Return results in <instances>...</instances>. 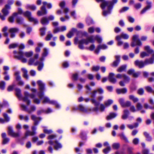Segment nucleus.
I'll return each instance as SVG.
<instances>
[{"instance_id":"obj_34","label":"nucleus","mask_w":154,"mask_h":154,"mask_svg":"<svg viewBox=\"0 0 154 154\" xmlns=\"http://www.w3.org/2000/svg\"><path fill=\"white\" fill-rule=\"evenodd\" d=\"M25 7L26 9H30L33 11H34L36 9V7L34 5L28 4Z\"/></svg>"},{"instance_id":"obj_55","label":"nucleus","mask_w":154,"mask_h":154,"mask_svg":"<svg viewBox=\"0 0 154 154\" xmlns=\"http://www.w3.org/2000/svg\"><path fill=\"white\" fill-rule=\"evenodd\" d=\"M125 82H128L130 80V78L126 75H125L123 78Z\"/></svg>"},{"instance_id":"obj_56","label":"nucleus","mask_w":154,"mask_h":154,"mask_svg":"<svg viewBox=\"0 0 154 154\" xmlns=\"http://www.w3.org/2000/svg\"><path fill=\"white\" fill-rule=\"evenodd\" d=\"M106 107L105 105H104L103 104H101L100 105V109L101 112H102L103 111Z\"/></svg>"},{"instance_id":"obj_5","label":"nucleus","mask_w":154,"mask_h":154,"mask_svg":"<svg viewBox=\"0 0 154 154\" xmlns=\"http://www.w3.org/2000/svg\"><path fill=\"white\" fill-rule=\"evenodd\" d=\"M13 53L15 57L20 60L22 62L24 63L26 62V60L23 57V56L24 55L27 57H29L33 54V52L32 51H30L24 53L21 51L18 52L14 51H13Z\"/></svg>"},{"instance_id":"obj_36","label":"nucleus","mask_w":154,"mask_h":154,"mask_svg":"<svg viewBox=\"0 0 154 154\" xmlns=\"http://www.w3.org/2000/svg\"><path fill=\"white\" fill-rule=\"evenodd\" d=\"M145 50L149 54H151L153 52V50L150 48L149 46H146L144 48Z\"/></svg>"},{"instance_id":"obj_49","label":"nucleus","mask_w":154,"mask_h":154,"mask_svg":"<svg viewBox=\"0 0 154 154\" xmlns=\"http://www.w3.org/2000/svg\"><path fill=\"white\" fill-rule=\"evenodd\" d=\"M138 124L137 123L134 124V125H128L127 126L130 129H132L134 128H136L138 126Z\"/></svg>"},{"instance_id":"obj_20","label":"nucleus","mask_w":154,"mask_h":154,"mask_svg":"<svg viewBox=\"0 0 154 154\" xmlns=\"http://www.w3.org/2000/svg\"><path fill=\"white\" fill-rule=\"evenodd\" d=\"M6 136L5 133H2V137L3 138L2 143L4 145L7 144L9 141V139L6 137Z\"/></svg>"},{"instance_id":"obj_28","label":"nucleus","mask_w":154,"mask_h":154,"mask_svg":"<svg viewBox=\"0 0 154 154\" xmlns=\"http://www.w3.org/2000/svg\"><path fill=\"white\" fill-rule=\"evenodd\" d=\"M129 98L133 101L134 103H136L138 101V99L133 95H131L129 96Z\"/></svg>"},{"instance_id":"obj_58","label":"nucleus","mask_w":154,"mask_h":154,"mask_svg":"<svg viewBox=\"0 0 154 154\" xmlns=\"http://www.w3.org/2000/svg\"><path fill=\"white\" fill-rule=\"evenodd\" d=\"M132 142L134 145H137L139 142V139L137 138H135L133 140Z\"/></svg>"},{"instance_id":"obj_10","label":"nucleus","mask_w":154,"mask_h":154,"mask_svg":"<svg viewBox=\"0 0 154 154\" xmlns=\"http://www.w3.org/2000/svg\"><path fill=\"white\" fill-rule=\"evenodd\" d=\"M23 15L27 17L29 20L31 22H33L35 24H37L38 23V20L31 17V12L28 11H27L23 13Z\"/></svg>"},{"instance_id":"obj_38","label":"nucleus","mask_w":154,"mask_h":154,"mask_svg":"<svg viewBox=\"0 0 154 154\" xmlns=\"http://www.w3.org/2000/svg\"><path fill=\"white\" fill-rule=\"evenodd\" d=\"M127 67L126 65H122L119 67L117 69L118 72H121L124 71L126 69Z\"/></svg>"},{"instance_id":"obj_27","label":"nucleus","mask_w":154,"mask_h":154,"mask_svg":"<svg viewBox=\"0 0 154 154\" xmlns=\"http://www.w3.org/2000/svg\"><path fill=\"white\" fill-rule=\"evenodd\" d=\"M147 5L146 7L143 9L141 12V14L144 13L147 10L149 9L151 7V2L149 1L146 2Z\"/></svg>"},{"instance_id":"obj_63","label":"nucleus","mask_w":154,"mask_h":154,"mask_svg":"<svg viewBox=\"0 0 154 154\" xmlns=\"http://www.w3.org/2000/svg\"><path fill=\"white\" fill-rule=\"evenodd\" d=\"M136 107L137 110H140L142 108V106L141 104L139 103H137L136 105Z\"/></svg>"},{"instance_id":"obj_30","label":"nucleus","mask_w":154,"mask_h":154,"mask_svg":"<svg viewBox=\"0 0 154 154\" xmlns=\"http://www.w3.org/2000/svg\"><path fill=\"white\" fill-rule=\"evenodd\" d=\"M116 91L118 94H119L121 93L125 94L127 92V90L126 88L122 89H117Z\"/></svg>"},{"instance_id":"obj_26","label":"nucleus","mask_w":154,"mask_h":154,"mask_svg":"<svg viewBox=\"0 0 154 154\" xmlns=\"http://www.w3.org/2000/svg\"><path fill=\"white\" fill-rule=\"evenodd\" d=\"M117 115L116 113L112 112L106 117V119L109 120L115 118Z\"/></svg>"},{"instance_id":"obj_39","label":"nucleus","mask_w":154,"mask_h":154,"mask_svg":"<svg viewBox=\"0 0 154 154\" xmlns=\"http://www.w3.org/2000/svg\"><path fill=\"white\" fill-rule=\"evenodd\" d=\"M129 38L128 35L125 33H122L120 37H119L118 36L116 38Z\"/></svg>"},{"instance_id":"obj_21","label":"nucleus","mask_w":154,"mask_h":154,"mask_svg":"<svg viewBox=\"0 0 154 154\" xmlns=\"http://www.w3.org/2000/svg\"><path fill=\"white\" fill-rule=\"evenodd\" d=\"M114 74L112 73H109L108 79L109 81L113 83H115L116 82V79L113 77L114 76Z\"/></svg>"},{"instance_id":"obj_51","label":"nucleus","mask_w":154,"mask_h":154,"mask_svg":"<svg viewBox=\"0 0 154 154\" xmlns=\"http://www.w3.org/2000/svg\"><path fill=\"white\" fill-rule=\"evenodd\" d=\"M145 89L148 92L150 93H153L154 94V91H153L152 88L151 87L148 86H146L145 87Z\"/></svg>"},{"instance_id":"obj_17","label":"nucleus","mask_w":154,"mask_h":154,"mask_svg":"<svg viewBox=\"0 0 154 154\" xmlns=\"http://www.w3.org/2000/svg\"><path fill=\"white\" fill-rule=\"evenodd\" d=\"M77 32V30L76 28H72L67 34V37L68 38H71L73 35L74 33Z\"/></svg>"},{"instance_id":"obj_18","label":"nucleus","mask_w":154,"mask_h":154,"mask_svg":"<svg viewBox=\"0 0 154 154\" xmlns=\"http://www.w3.org/2000/svg\"><path fill=\"white\" fill-rule=\"evenodd\" d=\"M19 31V29L17 28H12L10 29L9 30V32L10 33L11 37L14 38V37L15 33Z\"/></svg>"},{"instance_id":"obj_50","label":"nucleus","mask_w":154,"mask_h":154,"mask_svg":"<svg viewBox=\"0 0 154 154\" xmlns=\"http://www.w3.org/2000/svg\"><path fill=\"white\" fill-rule=\"evenodd\" d=\"M7 29L8 27L6 26H5L2 29V31L4 32V35L5 36H8V33L6 32Z\"/></svg>"},{"instance_id":"obj_64","label":"nucleus","mask_w":154,"mask_h":154,"mask_svg":"<svg viewBox=\"0 0 154 154\" xmlns=\"http://www.w3.org/2000/svg\"><path fill=\"white\" fill-rule=\"evenodd\" d=\"M100 69L99 66H94L92 68V70L93 71H98Z\"/></svg>"},{"instance_id":"obj_1","label":"nucleus","mask_w":154,"mask_h":154,"mask_svg":"<svg viewBox=\"0 0 154 154\" xmlns=\"http://www.w3.org/2000/svg\"><path fill=\"white\" fill-rule=\"evenodd\" d=\"M31 91L32 92V94H29L27 91H25L24 93V97H22L21 94V90L19 88L16 89V94L17 97L20 100H22L24 102H26L27 105L30 103V101L28 99V97L33 99V102L36 104H39L40 103V100L37 98H35V95L34 93L36 91V90L35 88L30 89Z\"/></svg>"},{"instance_id":"obj_48","label":"nucleus","mask_w":154,"mask_h":154,"mask_svg":"<svg viewBox=\"0 0 154 154\" xmlns=\"http://www.w3.org/2000/svg\"><path fill=\"white\" fill-rule=\"evenodd\" d=\"M5 83L4 81H1L0 83V88L3 90L4 89L5 87Z\"/></svg>"},{"instance_id":"obj_14","label":"nucleus","mask_w":154,"mask_h":154,"mask_svg":"<svg viewBox=\"0 0 154 154\" xmlns=\"http://www.w3.org/2000/svg\"><path fill=\"white\" fill-rule=\"evenodd\" d=\"M48 143L51 145H54V149L56 150H57L62 147L61 144L57 141H55L54 143H53V141L50 140L48 142Z\"/></svg>"},{"instance_id":"obj_37","label":"nucleus","mask_w":154,"mask_h":154,"mask_svg":"<svg viewBox=\"0 0 154 154\" xmlns=\"http://www.w3.org/2000/svg\"><path fill=\"white\" fill-rule=\"evenodd\" d=\"M42 128H43V131L45 134H49L52 133L53 132L51 130L47 129V127H46L42 126Z\"/></svg>"},{"instance_id":"obj_60","label":"nucleus","mask_w":154,"mask_h":154,"mask_svg":"<svg viewBox=\"0 0 154 154\" xmlns=\"http://www.w3.org/2000/svg\"><path fill=\"white\" fill-rule=\"evenodd\" d=\"M137 93L139 95H142L144 93L143 89L142 88H140L137 91Z\"/></svg>"},{"instance_id":"obj_13","label":"nucleus","mask_w":154,"mask_h":154,"mask_svg":"<svg viewBox=\"0 0 154 154\" xmlns=\"http://www.w3.org/2000/svg\"><path fill=\"white\" fill-rule=\"evenodd\" d=\"M104 93L103 89L101 88H97V89L93 91L91 94V97H94L96 96L97 93H98L100 94H101Z\"/></svg>"},{"instance_id":"obj_8","label":"nucleus","mask_w":154,"mask_h":154,"mask_svg":"<svg viewBox=\"0 0 154 154\" xmlns=\"http://www.w3.org/2000/svg\"><path fill=\"white\" fill-rule=\"evenodd\" d=\"M154 61V52L152 57L149 59H146L144 62L142 61L137 60L134 62L135 65L137 66L140 68H142L145 66L152 64Z\"/></svg>"},{"instance_id":"obj_31","label":"nucleus","mask_w":154,"mask_h":154,"mask_svg":"<svg viewBox=\"0 0 154 154\" xmlns=\"http://www.w3.org/2000/svg\"><path fill=\"white\" fill-rule=\"evenodd\" d=\"M41 22L43 25H47L49 23L48 19L45 17H43L41 19Z\"/></svg>"},{"instance_id":"obj_61","label":"nucleus","mask_w":154,"mask_h":154,"mask_svg":"<svg viewBox=\"0 0 154 154\" xmlns=\"http://www.w3.org/2000/svg\"><path fill=\"white\" fill-rule=\"evenodd\" d=\"M82 138L83 140H86V137L85 133L82 132L81 133L80 136Z\"/></svg>"},{"instance_id":"obj_16","label":"nucleus","mask_w":154,"mask_h":154,"mask_svg":"<svg viewBox=\"0 0 154 154\" xmlns=\"http://www.w3.org/2000/svg\"><path fill=\"white\" fill-rule=\"evenodd\" d=\"M31 118L34 121V124L35 125H38L39 123V122L42 120L41 118L37 117L34 115H32L31 116Z\"/></svg>"},{"instance_id":"obj_4","label":"nucleus","mask_w":154,"mask_h":154,"mask_svg":"<svg viewBox=\"0 0 154 154\" xmlns=\"http://www.w3.org/2000/svg\"><path fill=\"white\" fill-rule=\"evenodd\" d=\"M48 53V49L44 48L43 49V52L42 54V56L40 59V61L35 62V59L33 58L30 59L29 62V64L30 65H38V70L41 71L44 66V64L42 61L44 60L45 57H46Z\"/></svg>"},{"instance_id":"obj_54","label":"nucleus","mask_w":154,"mask_h":154,"mask_svg":"<svg viewBox=\"0 0 154 154\" xmlns=\"http://www.w3.org/2000/svg\"><path fill=\"white\" fill-rule=\"evenodd\" d=\"M23 19L22 17H18L17 18V22L19 24H21L23 21Z\"/></svg>"},{"instance_id":"obj_32","label":"nucleus","mask_w":154,"mask_h":154,"mask_svg":"<svg viewBox=\"0 0 154 154\" xmlns=\"http://www.w3.org/2000/svg\"><path fill=\"white\" fill-rule=\"evenodd\" d=\"M129 114V112L127 110H124L123 114L122 116V118L123 119H126L128 116Z\"/></svg>"},{"instance_id":"obj_15","label":"nucleus","mask_w":154,"mask_h":154,"mask_svg":"<svg viewBox=\"0 0 154 154\" xmlns=\"http://www.w3.org/2000/svg\"><path fill=\"white\" fill-rule=\"evenodd\" d=\"M21 107L22 110L27 111L29 113L34 111L36 109L35 107L34 106H31L30 108L29 109H27L26 106L23 104L21 105Z\"/></svg>"},{"instance_id":"obj_59","label":"nucleus","mask_w":154,"mask_h":154,"mask_svg":"<svg viewBox=\"0 0 154 154\" xmlns=\"http://www.w3.org/2000/svg\"><path fill=\"white\" fill-rule=\"evenodd\" d=\"M9 67L7 66H4L3 67V69L5 71L4 73L3 74L5 75L7 74V72L6 71L7 70H8L9 69Z\"/></svg>"},{"instance_id":"obj_52","label":"nucleus","mask_w":154,"mask_h":154,"mask_svg":"<svg viewBox=\"0 0 154 154\" xmlns=\"http://www.w3.org/2000/svg\"><path fill=\"white\" fill-rule=\"evenodd\" d=\"M19 72H16L15 73V75L16 76V79L17 81H19L20 79V76L19 75Z\"/></svg>"},{"instance_id":"obj_41","label":"nucleus","mask_w":154,"mask_h":154,"mask_svg":"<svg viewBox=\"0 0 154 154\" xmlns=\"http://www.w3.org/2000/svg\"><path fill=\"white\" fill-rule=\"evenodd\" d=\"M119 136L121 139L124 140L126 142H128V140L127 137L125 136L123 133H122L119 134Z\"/></svg>"},{"instance_id":"obj_43","label":"nucleus","mask_w":154,"mask_h":154,"mask_svg":"<svg viewBox=\"0 0 154 154\" xmlns=\"http://www.w3.org/2000/svg\"><path fill=\"white\" fill-rule=\"evenodd\" d=\"M150 54L146 52L143 51L140 54V56L141 58H143L145 57L148 56Z\"/></svg>"},{"instance_id":"obj_9","label":"nucleus","mask_w":154,"mask_h":154,"mask_svg":"<svg viewBox=\"0 0 154 154\" xmlns=\"http://www.w3.org/2000/svg\"><path fill=\"white\" fill-rule=\"evenodd\" d=\"M14 2V1L13 0H10L8 1V4L6 5L5 6V8L2 10V12L3 15L5 16H7L9 12L8 9H10V5L13 4Z\"/></svg>"},{"instance_id":"obj_7","label":"nucleus","mask_w":154,"mask_h":154,"mask_svg":"<svg viewBox=\"0 0 154 154\" xmlns=\"http://www.w3.org/2000/svg\"><path fill=\"white\" fill-rule=\"evenodd\" d=\"M95 39H75L74 43L75 44H78L79 47L81 49H84L83 44L87 45L89 43H93L94 40ZM98 43H100L102 41V39H96Z\"/></svg>"},{"instance_id":"obj_3","label":"nucleus","mask_w":154,"mask_h":154,"mask_svg":"<svg viewBox=\"0 0 154 154\" xmlns=\"http://www.w3.org/2000/svg\"><path fill=\"white\" fill-rule=\"evenodd\" d=\"M103 96H100L97 97V100L98 101H97L95 99L92 98L91 99V103L94 104V105L96 106L91 109H87L85 108L82 105H79L78 108L73 107H72V110L75 111L77 109H79L81 111L85 112L88 113L91 112H96L97 114H98V112L99 108L97 106L100 104V102L103 99Z\"/></svg>"},{"instance_id":"obj_53","label":"nucleus","mask_w":154,"mask_h":154,"mask_svg":"<svg viewBox=\"0 0 154 154\" xmlns=\"http://www.w3.org/2000/svg\"><path fill=\"white\" fill-rule=\"evenodd\" d=\"M78 35H82L81 37H83V36H86L88 35L87 33L86 32H78Z\"/></svg>"},{"instance_id":"obj_47","label":"nucleus","mask_w":154,"mask_h":154,"mask_svg":"<svg viewBox=\"0 0 154 154\" xmlns=\"http://www.w3.org/2000/svg\"><path fill=\"white\" fill-rule=\"evenodd\" d=\"M18 44L17 43H12L9 45V48L10 49L18 47Z\"/></svg>"},{"instance_id":"obj_24","label":"nucleus","mask_w":154,"mask_h":154,"mask_svg":"<svg viewBox=\"0 0 154 154\" xmlns=\"http://www.w3.org/2000/svg\"><path fill=\"white\" fill-rule=\"evenodd\" d=\"M66 29V27L65 26H62L55 28L54 30V33H56L59 32H63Z\"/></svg>"},{"instance_id":"obj_12","label":"nucleus","mask_w":154,"mask_h":154,"mask_svg":"<svg viewBox=\"0 0 154 154\" xmlns=\"http://www.w3.org/2000/svg\"><path fill=\"white\" fill-rule=\"evenodd\" d=\"M32 129L33 131H27L26 132L25 136L23 137V139L29 136H33L36 134L35 131L36 130V128L35 126H32Z\"/></svg>"},{"instance_id":"obj_33","label":"nucleus","mask_w":154,"mask_h":154,"mask_svg":"<svg viewBox=\"0 0 154 154\" xmlns=\"http://www.w3.org/2000/svg\"><path fill=\"white\" fill-rule=\"evenodd\" d=\"M120 57L119 56L117 55L116 56V60L113 63L112 65L113 66H116L118 65L120 62Z\"/></svg>"},{"instance_id":"obj_29","label":"nucleus","mask_w":154,"mask_h":154,"mask_svg":"<svg viewBox=\"0 0 154 154\" xmlns=\"http://www.w3.org/2000/svg\"><path fill=\"white\" fill-rule=\"evenodd\" d=\"M17 15V13H14L13 15L10 16L8 18V21L11 23H13L14 22V18L16 17Z\"/></svg>"},{"instance_id":"obj_11","label":"nucleus","mask_w":154,"mask_h":154,"mask_svg":"<svg viewBox=\"0 0 154 154\" xmlns=\"http://www.w3.org/2000/svg\"><path fill=\"white\" fill-rule=\"evenodd\" d=\"M8 134L9 135L15 137H18L20 136L21 133L18 132L17 133L14 132L13 130L12 127H8Z\"/></svg>"},{"instance_id":"obj_6","label":"nucleus","mask_w":154,"mask_h":154,"mask_svg":"<svg viewBox=\"0 0 154 154\" xmlns=\"http://www.w3.org/2000/svg\"><path fill=\"white\" fill-rule=\"evenodd\" d=\"M98 2H102V3L100 5L101 8L103 9L106 8L108 10L107 11H104L103 12V14L104 16H106L108 14H110V11L113 8V4L111 2L104 1V0H96Z\"/></svg>"},{"instance_id":"obj_57","label":"nucleus","mask_w":154,"mask_h":154,"mask_svg":"<svg viewBox=\"0 0 154 154\" xmlns=\"http://www.w3.org/2000/svg\"><path fill=\"white\" fill-rule=\"evenodd\" d=\"M129 9V7H123L121 10L119 11L120 13H122L126 11H127Z\"/></svg>"},{"instance_id":"obj_19","label":"nucleus","mask_w":154,"mask_h":154,"mask_svg":"<svg viewBox=\"0 0 154 154\" xmlns=\"http://www.w3.org/2000/svg\"><path fill=\"white\" fill-rule=\"evenodd\" d=\"M47 14V11L45 7L42 6L41 8V11H38L37 14L38 16H41L42 15L46 14Z\"/></svg>"},{"instance_id":"obj_35","label":"nucleus","mask_w":154,"mask_h":154,"mask_svg":"<svg viewBox=\"0 0 154 154\" xmlns=\"http://www.w3.org/2000/svg\"><path fill=\"white\" fill-rule=\"evenodd\" d=\"M21 70L23 73V76L24 78L28 79V75L27 74V70L24 68H22Z\"/></svg>"},{"instance_id":"obj_42","label":"nucleus","mask_w":154,"mask_h":154,"mask_svg":"<svg viewBox=\"0 0 154 154\" xmlns=\"http://www.w3.org/2000/svg\"><path fill=\"white\" fill-rule=\"evenodd\" d=\"M112 146L113 149H117L119 147L120 144L119 143H114L112 144Z\"/></svg>"},{"instance_id":"obj_46","label":"nucleus","mask_w":154,"mask_h":154,"mask_svg":"<svg viewBox=\"0 0 154 154\" xmlns=\"http://www.w3.org/2000/svg\"><path fill=\"white\" fill-rule=\"evenodd\" d=\"M43 6L45 7V6H47V7L48 8H52V5L51 3H48L46 2H42Z\"/></svg>"},{"instance_id":"obj_40","label":"nucleus","mask_w":154,"mask_h":154,"mask_svg":"<svg viewBox=\"0 0 154 154\" xmlns=\"http://www.w3.org/2000/svg\"><path fill=\"white\" fill-rule=\"evenodd\" d=\"M113 103V101L112 100L109 99L105 101L104 103V104L106 107H108Z\"/></svg>"},{"instance_id":"obj_44","label":"nucleus","mask_w":154,"mask_h":154,"mask_svg":"<svg viewBox=\"0 0 154 154\" xmlns=\"http://www.w3.org/2000/svg\"><path fill=\"white\" fill-rule=\"evenodd\" d=\"M144 134L146 138V140L148 141H151L152 140V138L151 136H149V134L146 132H144Z\"/></svg>"},{"instance_id":"obj_22","label":"nucleus","mask_w":154,"mask_h":154,"mask_svg":"<svg viewBox=\"0 0 154 154\" xmlns=\"http://www.w3.org/2000/svg\"><path fill=\"white\" fill-rule=\"evenodd\" d=\"M5 120L2 119L0 118V122L2 123H3L5 122H8L9 121L10 118L8 116L7 114L4 113L3 114Z\"/></svg>"},{"instance_id":"obj_2","label":"nucleus","mask_w":154,"mask_h":154,"mask_svg":"<svg viewBox=\"0 0 154 154\" xmlns=\"http://www.w3.org/2000/svg\"><path fill=\"white\" fill-rule=\"evenodd\" d=\"M37 83L39 86V91L37 93V95L41 99H43L42 103H48L55 105L57 108H59L60 107V105L57 103V101L53 100H50L49 98L46 96H44V91L45 89V84L41 80L37 81Z\"/></svg>"},{"instance_id":"obj_25","label":"nucleus","mask_w":154,"mask_h":154,"mask_svg":"<svg viewBox=\"0 0 154 154\" xmlns=\"http://www.w3.org/2000/svg\"><path fill=\"white\" fill-rule=\"evenodd\" d=\"M141 45V42L139 41V39H133L132 42L131 46L134 47L136 45Z\"/></svg>"},{"instance_id":"obj_62","label":"nucleus","mask_w":154,"mask_h":154,"mask_svg":"<svg viewBox=\"0 0 154 154\" xmlns=\"http://www.w3.org/2000/svg\"><path fill=\"white\" fill-rule=\"evenodd\" d=\"M131 103L130 101H127L125 103L124 106L123 107H128L131 105Z\"/></svg>"},{"instance_id":"obj_45","label":"nucleus","mask_w":154,"mask_h":154,"mask_svg":"<svg viewBox=\"0 0 154 154\" xmlns=\"http://www.w3.org/2000/svg\"><path fill=\"white\" fill-rule=\"evenodd\" d=\"M111 147L110 146H108L106 147V148L104 149L103 150V152L105 154H107L110 151Z\"/></svg>"},{"instance_id":"obj_23","label":"nucleus","mask_w":154,"mask_h":154,"mask_svg":"<svg viewBox=\"0 0 154 154\" xmlns=\"http://www.w3.org/2000/svg\"><path fill=\"white\" fill-rule=\"evenodd\" d=\"M107 48V46L105 45H99L98 46L97 48L95 49V53L98 54L100 49L103 50Z\"/></svg>"}]
</instances>
